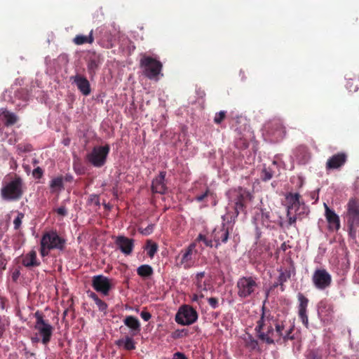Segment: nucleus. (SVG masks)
<instances>
[{
	"label": "nucleus",
	"instance_id": "47",
	"mask_svg": "<svg viewBox=\"0 0 359 359\" xmlns=\"http://www.w3.org/2000/svg\"><path fill=\"white\" fill-rule=\"evenodd\" d=\"M208 302L212 309H215L219 306V301L216 297L208 298Z\"/></svg>",
	"mask_w": 359,
	"mask_h": 359
},
{
	"label": "nucleus",
	"instance_id": "36",
	"mask_svg": "<svg viewBox=\"0 0 359 359\" xmlns=\"http://www.w3.org/2000/svg\"><path fill=\"white\" fill-rule=\"evenodd\" d=\"M291 277V271L290 270L285 269L284 271H281L278 276V280L279 281V284L280 286H283V284L287 281Z\"/></svg>",
	"mask_w": 359,
	"mask_h": 359
},
{
	"label": "nucleus",
	"instance_id": "19",
	"mask_svg": "<svg viewBox=\"0 0 359 359\" xmlns=\"http://www.w3.org/2000/svg\"><path fill=\"white\" fill-rule=\"evenodd\" d=\"M205 272H198L196 274L194 283L196 287V292H208L212 288L210 279H205Z\"/></svg>",
	"mask_w": 359,
	"mask_h": 359
},
{
	"label": "nucleus",
	"instance_id": "20",
	"mask_svg": "<svg viewBox=\"0 0 359 359\" xmlns=\"http://www.w3.org/2000/svg\"><path fill=\"white\" fill-rule=\"evenodd\" d=\"M298 300H299V317L302 320V323L308 327L309 325V319L308 316L306 314V309L309 304V299L302 293L298 294Z\"/></svg>",
	"mask_w": 359,
	"mask_h": 359
},
{
	"label": "nucleus",
	"instance_id": "23",
	"mask_svg": "<svg viewBox=\"0 0 359 359\" xmlns=\"http://www.w3.org/2000/svg\"><path fill=\"white\" fill-rule=\"evenodd\" d=\"M248 198H250V194L248 191L243 190L242 188H239V191L236 195L235 202L236 217L238 215L240 211L243 210L245 208V201Z\"/></svg>",
	"mask_w": 359,
	"mask_h": 359
},
{
	"label": "nucleus",
	"instance_id": "33",
	"mask_svg": "<svg viewBox=\"0 0 359 359\" xmlns=\"http://www.w3.org/2000/svg\"><path fill=\"white\" fill-rule=\"evenodd\" d=\"M273 325L275 326L274 338H276V341H278L283 336L285 325L283 322L278 323L276 320H275Z\"/></svg>",
	"mask_w": 359,
	"mask_h": 359
},
{
	"label": "nucleus",
	"instance_id": "57",
	"mask_svg": "<svg viewBox=\"0 0 359 359\" xmlns=\"http://www.w3.org/2000/svg\"><path fill=\"white\" fill-rule=\"evenodd\" d=\"M191 302H196L198 305L202 304V301L199 300L196 292L191 296Z\"/></svg>",
	"mask_w": 359,
	"mask_h": 359
},
{
	"label": "nucleus",
	"instance_id": "8",
	"mask_svg": "<svg viewBox=\"0 0 359 359\" xmlns=\"http://www.w3.org/2000/svg\"><path fill=\"white\" fill-rule=\"evenodd\" d=\"M34 317L36 318L34 328L38 330L39 334L42 337V343L46 345L50 341L53 327L44 320V315L42 312L36 311Z\"/></svg>",
	"mask_w": 359,
	"mask_h": 359
},
{
	"label": "nucleus",
	"instance_id": "49",
	"mask_svg": "<svg viewBox=\"0 0 359 359\" xmlns=\"http://www.w3.org/2000/svg\"><path fill=\"white\" fill-rule=\"evenodd\" d=\"M43 175V170L40 167L36 168L32 172V175L36 179H41Z\"/></svg>",
	"mask_w": 359,
	"mask_h": 359
},
{
	"label": "nucleus",
	"instance_id": "35",
	"mask_svg": "<svg viewBox=\"0 0 359 359\" xmlns=\"http://www.w3.org/2000/svg\"><path fill=\"white\" fill-rule=\"evenodd\" d=\"M212 195L213 193L210 191V189L208 187H205V190L201 194H196L194 199L197 202L201 203L205 201L206 198L209 196Z\"/></svg>",
	"mask_w": 359,
	"mask_h": 359
},
{
	"label": "nucleus",
	"instance_id": "31",
	"mask_svg": "<svg viewBox=\"0 0 359 359\" xmlns=\"http://www.w3.org/2000/svg\"><path fill=\"white\" fill-rule=\"evenodd\" d=\"M73 41L76 45H82L84 43H92L94 41V38L93 36V30L90 32L88 36L84 35H76Z\"/></svg>",
	"mask_w": 359,
	"mask_h": 359
},
{
	"label": "nucleus",
	"instance_id": "13",
	"mask_svg": "<svg viewBox=\"0 0 359 359\" xmlns=\"http://www.w3.org/2000/svg\"><path fill=\"white\" fill-rule=\"evenodd\" d=\"M109 150L108 144L95 147L91 153L88 154V160L93 166L100 168L104 165Z\"/></svg>",
	"mask_w": 359,
	"mask_h": 359
},
{
	"label": "nucleus",
	"instance_id": "54",
	"mask_svg": "<svg viewBox=\"0 0 359 359\" xmlns=\"http://www.w3.org/2000/svg\"><path fill=\"white\" fill-rule=\"evenodd\" d=\"M90 201L92 203H94L95 205H100V198L97 195L93 194L90 196Z\"/></svg>",
	"mask_w": 359,
	"mask_h": 359
},
{
	"label": "nucleus",
	"instance_id": "48",
	"mask_svg": "<svg viewBox=\"0 0 359 359\" xmlns=\"http://www.w3.org/2000/svg\"><path fill=\"white\" fill-rule=\"evenodd\" d=\"M95 303L100 311H105L107 309V304L100 298Z\"/></svg>",
	"mask_w": 359,
	"mask_h": 359
},
{
	"label": "nucleus",
	"instance_id": "58",
	"mask_svg": "<svg viewBox=\"0 0 359 359\" xmlns=\"http://www.w3.org/2000/svg\"><path fill=\"white\" fill-rule=\"evenodd\" d=\"M152 229H153V226H152V225H149V226H147V227L144 230L143 233H144V234H149V233L151 232Z\"/></svg>",
	"mask_w": 359,
	"mask_h": 359
},
{
	"label": "nucleus",
	"instance_id": "9",
	"mask_svg": "<svg viewBox=\"0 0 359 359\" xmlns=\"http://www.w3.org/2000/svg\"><path fill=\"white\" fill-rule=\"evenodd\" d=\"M41 242L48 249L60 251L64 250L66 245V240L60 236L55 230L45 232L41 238Z\"/></svg>",
	"mask_w": 359,
	"mask_h": 359
},
{
	"label": "nucleus",
	"instance_id": "30",
	"mask_svg": "<svg viewBox=\"0 0 359 359\" xmlns=\"http://www.w3.org/2000/svg\"><path fill=\"white\" fill-rule=\"evenodd\" d=\"M100 64V60L97 57H90L87 64V69L89 74L93 76L96 70L98 69Z\"/></svg>",
	"mask_w": 359,
	"mask_h": 359
},
{
	"label": "nucleus",
	"instance_id": "3",
	"mask_svg": "<svg viewBox=\"0 0 359 359\" xmlns=\"http://www.w3.org/2000/svg\"><path fill=\"white\" fill-rule=\"evenodd\" d=\"M25 184L22 178L14 174L11 180L6 183L1 189V196L4 200L14 201L20 200L23 194Z\"/></svg>",
	"mask_w": 359,
	"mask_h": 359
},
{
	"label": "nucleus",
	"instance_id": "60",
	"mask_svg": "<svg viewBox=\"0 0 359 359\" xmlns=\"http://www.w3.org/2000/svg\"><path fill=\"white\" fill-rule=\"evenodd\" d=\"M196 292L197 293L199 300L201 301V299L205 297V294H204L205 292H196Z\"/></svg>",
	"mask_w": 359,
	"mask_h": 359
},
{
	"label": "nucleus",
	"instance_id": "7",
	"mask_svg": "<svg viewBox=\"0 0 359 359\" xmlns=\"http://www.w3.org/2000/svg\"><path fill=\"white\" fill-rule=\"evenodd\" d=\"M196 244L191 243L187 248L181 250L176 257V266L179 268L189 269L195 264V256L196 255Z\"/></svg>",
	"mask_w": 359,
	"mask_h": 359
},
{
	"label": "nucleus",
	"instance_id": "10",
	"mask_svg": "<svg viewBox=\"0 0 359 359\" xmlns=\"http://www.w3.org/2000/svg\"><path fill=\"white\" fill-rule=\"evenodd\" d=\"M223 222L220 226L214 229L212 232V238L215 243V248H217L221 243H226L229 238L230 231L233 230V224L230 222L225 223L226 216H222Z\"/></svg>",
	"mask_w": 359,
	"mask_h": 359
},
{
	"label": "nucleus",
	"instance_id": "17",
	"mask_svg": "<svg viewBox=\"0 0 359 359\" xmlns=\"http://www.w3.org/2000/svg\"><path fill=\"white\" fill-rule=\"evenodd\" d=\"M70 81L74 83L78 90L85 96H88L91 93L90 84L89 81L83 75L77 74L70 77Z\"/></svg>",
	"mask_w": 359,
	"mask_h": 359
},
{
	"label": "nucleus",
	"instance_id": "59",
	"mask_svg": "<svg viewBox=\"0 0 359 359\" xmlns=\"http://www.w3.org/2000/svg\"><path fill=\"white\" fill-rule=\"evenodd\" d=\"M11 162H12V164L11 165V168L12 169L15 170V169L17 168V167H18V163H17V162H16L14 159H13V158H12V160H11Z\"/></svg>",
	"mask_w": 359,
	"mask_h": 359
},
{
	"label": "nucleus",
	"instance_id": "29",
	"mask_svg": "<svg viewBox=\"0 0 359 359\" xmlns=\"http://www.w3.org/2000/svg\"><path fill=\"white\" fill-rule=\"evenodd\" d=\"M137 273L143 278H149L154 273V270L150 265L142 264L137 269Z\"/></svg>",
	"mask_w": 359,
	"mask_h": 359
},
{
	"label": "nucleus",
	"instance_id": "43",
	"mask_svg": "<svg viewBox=\"0 0 359 359\" xmlns=\"http://www.w3.org/2000/svg\"><path fill=\"white\" fill-rule=\"evenodd\" d=\"M327 168H337V154L333 155L327 163Z\"/></svg>",
	"mask_w": 359,
	"mask_h": 359
},
{
	"label": "nucleus",
	"instance_id": "63",
	"mask_svg": "<svg viewBox=\"0 0 359 359\" xmlns=\"http://www.w3.org/2000/svg\"><path fill=\"white\" fill-rule=\"evenodd\" d=\"M177 332H178V333H177V334L176 336H175V337H174L175 338V337H182V335L181 334V333L184 332V330H181V331L177 330Z\"/></svg>",
	"mask_w": 359,
	"mask_h": 359
},
{
	"label": "nucleus",
	"instance_id": "45",
	"mask_svg": "<svg viewBox=\"0 0 359 359\" xmlns=\"http://www.w3.org/2000/svg\"><path fill=\"white\" fill-rule=\"evenodd\" d=\"M292 331V327H290L288 330L284 331L283 336L282 337V339L284 341L292 340L294 339V337L291 335Z\"/></svg>",
	"mask_w": 359,
	"mask_h": 359
},
{
	"label": "nucleus",
	"instance_id": "53",
	"mask_svg": "<svg viewBox=\"0 0 359 359\" xmlns=\"http://www.w3.org/2000/svg\"><path fill=\"white\" fill-rule=\"evenodd\" d=\"M172 359H188V358L182 352H176L174 353Z\"/></svg>",
	"mask_w": 359,
	"mask_h": 359
},
{
	"label": "nucleus",
	"instance_id": "26",
	"mask_svg": "<svg viewBox=\"0 0 359 359\" xmlns=\"http://www.w3.org/2000/svg\"><path fill=\"white\" fill-rule=\"evenodd\" d=\"M324 205L325 209V217L329 224V229L334 231L337 229V214L334 211L330 210L326 203H324Z\"/></svg>",
	"mask_w": 359,
	"mask_h": 359
},
{
	"label": "nucleus",
	"instance_id": "14",
	"mask_svg": "<svg viewBox=\"0 0 359 359\" xmlns=\"http://www.w3.org/2000/svg\"><path fill=\"white\" fill-rule=\"evenodd\" d=\"M311 280L315 287L320 290L327 289L332 283V276L325 269H316Z\"/></svg>",
	"mask_w": 359,
	"mask_h": 359
},
{
	"label": "nucleus",
	"instance_id": "42",
	"mask_svg": "<svg viewBox=\"0 0 359 359\" xmlns=\"http://www.w3.org/2000/svg\"><path fill=\"white\" fill-rule=\"evenodd\" d=\"M197 241H203L207 247H212L213 246V243H212L213 239L209 240L204 235L199 234L198 236Z\"/></svg>",
	"mask_w": 359,
	"mask_h": 359
},
{
	"label": "nucleus",
	"instance_id": "5",
	"mask_svg": "<svg viewBox=\"0 0 359 359\" xmlns=\"http://www.w3.org/2000/svg\"><path fill=\"white\" fill-rule=\"evenodd\" d=\"M347 227L348 235L353 239L356 237V231L359 227V200L351 198L347 204Z\"/></svg>",
	"mask_w": 359,
	"mask_h": 359
},
{
	"label": "nucleus",
	"instance_id": "50",
	"mask_svg": "<svg viewBox=\"0 0 359 359\" xmlns=\"http://www.w3.org/2000/svg\"><path fill=\"white\" fill-rule=\"evenodd\" d=\"M51 250L46 248V246L43 245V243L40 241V254L41 257H45L48 255L50 251Z\"/></svg>",
	"mask_w": 359,
	"mask_h": 359
},
{
	"label": "nucleus",
	"instance_id": "24",
	"mask_svg": "<svg viewBox=\"0 0 359 359\" xmlns=\"http://www.w3.org/2000/svg\"><path fill=\"white\" fill-rule=\"evenodd\" d=\"M22 264L27 268H32L40 266L41 262L37 259L36 251L32 250L24 256Z\"/></svg>",
	"mask_w": 359,
	"mask_h": 359
},
{
	"label": "nucleus",
	"instance_id": "41",
	"mask_svg": "<svg viewBox=\"0 0 359 359\" xmlns=\"http://www.w3.org/2000/svg\"><path fill=\"white\" fill-rule=\"evenodd\" d=\"M25 215L22 212H18L17 217L13 221L14 229L18 230L20 229L22 224V220L24 218Z\"/></svg>",
	"mask_w": 359,
	"mask_h": 359
},
{
	"label": "nucleus",
	"instance_id": "4",
	"mask_svg": "<svg viewBox=\"0 0 359 359\" xmlns=\"http://www.w3.org/2000/svg\"><path fill=\"white\" fill-rule=\"evenodd\" d=\"M258 288L259 283L255 276H242L236 283L237 294L241 299L253 298Z\"/></svg>",
	"mask_w": 359,
	"mask_h": 359
},
{
	"label": "nucleus",
	"instance_id": "61",
	"mask_svg": "<svg viewBox=\"0 0 359 359\" xmlns=\"http://www.w3.org/2000/svg\"><path fill=\"white\" fill-rule=\"evenodd\" d=\"M73 179V177L71 175H66V176L64 177V180L66 182H71Z\"/></svg>",
	"mask_w": 359,
	"mask_h": 359
},
{
	"label": "nucleus",
	"instance_id": "38",
	"mask_svg": "<svg viewBox=\"0 0 359 359\" xmlns=\"http://www.w3.org/2000/svg\"><path fill=\"white\" fill-rule=\"evenodd\" d=\"M245 346L250 350H255L258 348V342L251 335L245 339Z\"/></svg>",
	"mask_w": 359,
	"mask_h": 359
},
{
	"label": "nucleus",
	"instance_id": "34",
	"mask_svg": "<svg viewBox=\"0 0 359 359\" xmlns=\"http://www.w3.org/2000/svg\"><path fill=\"white\" fill-rule=\"evenodd\" d=\"M261 219L262 224L266 228H271V212L261 209Z\"/></svg>",
	"mask_w": 359,
	"mask_h": 359
},
{
	"label": "nucleus",
	"instance_id": "44",
	"mask_svg": "<svg viewBox=\"0 0 359 359\" xmlns=\"http://www.w3.org/2000/svg\"><path fill=\"white\" fill-rule=\"evenodd\" d=\"M346 154L344 153H338V169L341 168L346 161Z\"/></svg>",
	"mask_w": 359,
	"mask_h": 359
},
{
	"label": "nucleus",
	"instance_id": "16",
	"mask_svg": "<svg viewBox=\"0 0 359 359\" xmlns=\"http://www.w3.org/2000/svg\"><path fill=\"white\" fill-rule=\"evenodd\" d=\"M135 241L124 236H118L115 238V245L125 255H130L134 248Z\"/></svg>",
	"mask_w": 359,
	"mask_h": 359
},
{
	"label": "nucleus",
	"instance_id": "2",
	"mask_svg": "<svg viewBox=\"0 0 359 359\" xmlns=\"http://www.w3.org/2000/svg\"><path fill=\"white\" fill-rule=\"evenodd\" d=\"M260 319L257 322L255 330L256 331L257 337L267 344H273L274 340V329L273 327L275 320L273 316L270 313L266 315L264 308Z\"/></svg>",
	"mask_w": 359,
	"mask_h": 359
},
{
	"label": "nucleus",
	"instance_id": "37",
	"mask_svg": "<svg viewBox=\"0 0 359 359\" xmlns=\"http://www.w3.org/2000/svg\"><path fill=\"white\" fill-rule=\"evenodd\" d=\"M273 176V171L270 168L264 167L261 172V178L263 181L270 180Z\"/></svg>",
	"mask_w": 359,
	"mask_h": 359
},
{
	"label": "nucleus",
	"instance_id": "21",
	"mask_svg": "<svg viewBox=\"0 0 359 359\" xmlns=\"http://www.w3.org/2000/svg\"><path fill=\"white\" fill-rule=\"evenodd\" d=\"M123 323L130 330V334L135 336L141 331V324L139 319L133 316H127Z\"/></svg>",
	"mask_w": 359,
	"mask_h": 359
},
{
	"label": "nucleus",
	"instance_id": "32",
	"mask_svg": "<svg viewBox=\"0 0 359 359\" xmlns=\"http://www.w3.org/2000/svg\"><path fill=\"white\" fill-rule=\"evenodd\" d=\"M4 125L8 127L16 123L18 121V117L14 113L10 112L6 109L4 116Z\"/></svg>",
	"mask_w": 359,
	"mask_h": 359
},
{
	"label": "nucleus",
	"instance_id": "11",
	"mask_svg": "<svg viewBox=\"0 0 359 359\" xmlns=\"http://www.w3.org/2000/svg\"><path fill=\"white\" fill-rule=\"evenodd\" d=\"M266 132L271 141L278 142L285 136L286 130L280 119H273L266 124Z\"/></svg>",
	"mask_w": 359,
	"mask_h": 359
},
{
	"label": "nucleus",
	"instance_id": "27",
	"mask_svg": "<svg viewBox=\"0 0 359 359\" xmlns=\"http://www.w3.org/2000/svg\"><path fill=\"white\" fill-rule=\"evenodd\" d=\"M339 247L341 248L343 253L342 256L343 257L341 258V271L342 275L344 276L349 269L350 267V263L349 260L348 259V252L346 250V248L344 246V242L339 241Z\"/></svg>",
	"mask_w": 359,
	"mask_h": 359
},
{
	"label": "nucleus",
	"instance_id": "56",
	"mask_svg": "<svg viewBox=\"0 0 359 359\" xmlns=\"http://www.w3.org/2000/svg\"><path fill=\"white\" fill-rule=\"evenodd\" d=\"M87 294L90 298L93 299L95 302L99 299L98 296L94 292L90 290L87 292Z\"/></svg>",
	"mask_w": 359,
	"mask_h": 359
},
{
	"label": "nucleus",
	"instance_id": "52",
	"mask_svg": "<svg viewBox=\"0 0 359 359\" xmlns=\"http://www.w3.org/2000/svg\"><path fill=\"white\" fill-rule=\"evenodd\" d=\"M56 212L61 215V216H65L67 214V209L65 206H60L57 209H56Z\"/></svg>",
	"mask_w": 359,
	"mask_h": 359
},
{
	"label": "nucleus",
	"instance_id": "28",
	"mask_svg": "<svg viewBox=\"0 0 359 359\" xmlns=\"http://www.w3.org/2000/svg\"><path fill=\"white\" fill-rule=\"evenodd\" d=\"M50 188L51 192L60 191L64 189V177L62 175L57 176L52 179L50 182Z\"/></svg>",
	"mask_w": 359,
	"mask_h": 359
},
{
	"label": "nucleus",
	"instance_id": "18",
	"mask_svg": "<svg viewBox=\"0 0 359 359\" xmlns=\"http://www.w3.org/2000/svg\"><path fill=\"white\" fill-rule=\"evenodd\" d=\"M165 171H161L159 175L156 176L151 182V191L153 193L159 194H165L168 187L165 184Z\"/></svg>",
	"mask_w": 359,
	"mask_h": 359
},
{
	"label": "nucleus",
	"instance_id": "55",
	"mask_svg": "<svg viewBox=\"0 0 359 359\" xmlns=\"http://www.w3.org/2000/svg\"><path fill=\"white\" fill-rule=\"evenodd\" d=\"M6 326H8V323H1L0 321V339L2 337L4 333Z\"/></svg>",
	"mask_w": 359,
	"mask_h": 359
},
{
	"label": "nucleus",
	"instance_id": "1",
	"mask_svg": "<svg viewBox=\"0 0 359 359\" xmlns=\"http://www.w3.org/2000/svg\"><path fill=\"white\" fill-rule=\"evenodd\" d=\"M285 200V205L287 208V227L295 226L297 219L301 220L309 215V209L299 193H287Z\"/></svg>",
	"mask_w": 359,
	"mask_h": 359
},
{
	"label": "nucleus",
	"instance_id": "64",
	"mask_svg": "<svg viewBox=\"0 0 359 359\" xmlns=\"http://www.w3.org/2000/svg\"><path fill=\"white\" fill-rule=\"evenodd\" d=\"M32 342H39V339L38 337H33V338H32Z\"/></svg>",
	"mask_w": 359,
	"mask_h": 359
},
{
	"label": "nucleus",
	"instance_id": "15",
	"mask_svg": "<svg viewBox=\"0 0 359 359\" xmlns=\"http://www.w3.org/2000/svg\"><path fill=\"white\" fill-rule=\"evenodd\" d=\"M92 287L97 292L107 296L112 288L111 280L103 275L94 276L92 279Z\"/></svg>",
	"mask_w": 359,
	"mask_h": 359
},
{
	"label": "nucleus",
	"instance_id": "62",
	"mask_svg": "<svg viewBox=\"0 0 359 359\" xmlns=\"http://www.w3.org/2000/svg\"><path fill=\"white\" fill-rule=\"evenodd\" d=\"M6 110V109H4V108H1L0 109V117L2 116H4Z\"/></svg>",
	"mask_w": 359,
	"mask_h": 359
},
{
	"label": "nucleus",
	"instance_id": "22",
	"mask_svg": "<svg viewBox=\"0 0 359 359\" xmlns=\"http://www.w3.org/2000/svg\"><path fill=\"white\" fill-rule=\"evenodd\" d=\"M133 336L131 334L126 335L124 337L120 338L114 341V344L119 348L130 351L136 348V342L133 338Z\"/></svg>",
	"mask_w": 359,
	"mask_h": 359
},
{
	"label": "nucleus",
	"instance_id": "25",
	"mask_svg": "<svg viewBox=\"0 0 359 359\" xmlns=\"http://www.w3.org/2000/svg\"><path fill=\"white\" fill-rule=\"evenodd\" d=\"M294 154L297 161L302 164L306 163L310 158V153L306 146L301 144L298 146L294 151Z\"/></svg>",
	"mask_w": 359,
	"mask_h": 359
},
{
	"label": "nucleus",
	"instance_id": "46",
	"mask_svg": "<svg viewBox=\"0 0 359 359\" xmlns=\"http://www.w3.org/2000/svg\"><path fill=\"white\" fill-rule=\"evenodd\" d=\"M292 331V327H290L288 330L284 331L283 336L282 337V339L284 341L292 340L294 339V337L291 335Z\"/></svg>",
	"mask_w": 359,
	"mask_h": 359
},
{
	"label": "nucleus",
	"instance_id": "40",
	"mask_svg": "<svg viewBox=\"0 0 359 359\" xmlns=\"http://www.w3.org/2000/svg\"><path fill=\"white\" fill-rule=\"evenodd\" d=\"M226 112L225 111H220L217 113L214 117V122L216 124H220L226 118Z\"/></svg>",
	"mask_w": 359,
	"mask_h": 359
},
{
	"label": "nucleus",
	"instance_id": "6",
	"mask_svg": "<svg viewBox=\"0 0 359 359\" xmlns=\"http://www.w3.org/2000/svg\"><path fill=\"white\" fill-rule=\"evenodd\" d=\"M140 65L143 69L144 75L149 79H157L163 68L159 60L147 55L141 58Z\"/></svg>",
	"mask_w": 359,
	"mask_h": 359
},
{
	"label": "nucleus",
	"instance_id": "51",
	"mask_svg": "<svg viewBox=\"0 0 359 359\" xmlns=\"http://www.w3.org/2000/svg\"><path fill=\"white\" fill-rule=\"evenodd\" d=\"M140 316L144 321H149L151 318V314L146 310V308L142 311Z\"/></svg>",
	"mask_w": 359,
	"mask_h": 359
},
{
	"label": "nucleus",
	"instance_id": "12",
	"mask_svg": "<svg viewBox=\"0 0 359 359\" xmlns=\"http://www.w3.org/2000/svg\"><path fill=\"white\" fill-rule=\"evenodd\" d=\"M197 319V311L189 305L181 306L175 316V321L182 325H191L195 323Z\"/></svg>",
	"mask_w": 359,
	"mask_h": 359
},
{
	"label": "nucleus",
	"instance_id": "39",
	"mask_svg": "<svg viewBox=\"0 0 359 359\" xmlns=\"http://www.w3.org/2000/svg\"><path fill=\"white\" fill-rule=\"evenodd\" d=\"M158 246L156 243L151 241H147V255L149 257L152 258L157 252Z\"/></svg>",
	"mask_w": 359,
	"mask_h": 359
}]
</instances>
